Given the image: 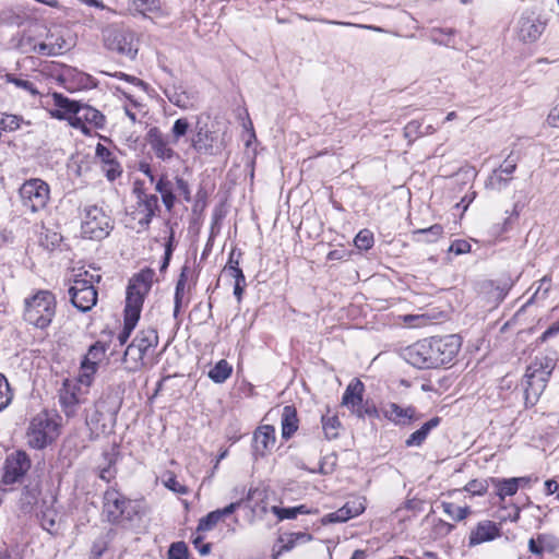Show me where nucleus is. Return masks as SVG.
<instances>
[{
	"label": "nucleus",
	"mask_w": 559,
	"mask_h": 559,
	"mask_svg": "<svg viewBox=\"0 0 559 559\" xmlns=\"http://www.w3.org/2000/svg\"><path fill=\"white\" fill-rule=\"evenodd\" d=\"M461 348V337L456 334L432 336L420 340L404 349L403 357L418 369L438 368L449 364Z\"/></svg>",
	"instance_id": "nucleus-1"
},
{
	"label": "nucleus",
	"mask_w": 559,
	"mask_h": 559,
	"mask_svg": "<svg viewBox=\"0 0 559 559\" xmlns=\"http://www.w3.org/2000/svg\"><path fill=\"white\" fill-rule=\"evenodd\" d=\"M155 272L152 269H144L134 274L127 287L123 329L118 335L120 345L127 343L134 330L141 314L145 296L152 288Z\"/></svg>",
	"instance_id": "nucleus-2"
},
{
	"label": "nucleus",
	"mask_w": 559,
	"mask_h": 559,
	"mask_svg": "<svg viewBox=\"0 0 559 559\" xmlns=\"http://www.w3.org/2000/svg\"><path fill=\"white\" fill-rule=\"evenodd\" d=\"M555 367L556 360L548 356H537L530 364L523 381L526 404L534 405L538 401Z\"/></svg>",
	"instance_id": "nucleus-3"
},
{
	"label": "nucleus",
	"mask_w": 559,
	"mask_h": 559,
	"mask_svg": "<svg viewBox=\"0 0 559 559\" xmlns=\"http://www.w3.org/2000/svg\"><path fill=\"white\" fill-rule=\"evenodd\" d=\"M104 46L124 57L134 60L139 51V38L135 32L122 23H112L102 31Z\"/></svg>",
	"instance_id": "nucleus-4"
},
{
	"label": "nucleus",
	"mask_w": 559,
	"mask_h": 559,
	"mask_svg": "<svg viewBox=\"0 0 559 559\" xmlns=\"http://www.w3.org/2000/svg\"><path fill=\"white\" fill-rule=\"evenodd\" d=\"M57 301L49 290H38L24 300V320L37 329H46L50 325L56 314Z\"/></svg>",
	"instance_id": "nucleus-5"
},
{
	"label": "nucleus",
	"mask_w": 559,
	"mask_h": 559,
	"mask_svg": "<svg viewBox=\"0 0 559 559\" xmlns=\"http://www.w3.org/2000/svg\"><path fill=\"white\" fill-rule=\"evenodd\" d=\"M103 513L107 521L116 524L123 520L132 521L140 513L138 502L126 498L115 488H109L104 492Z\"/></svg>",
	"instance_id": "nucleus-6"
},
{
	"label": "nucleus",
	"mask_w": 559,
	"mask_h": 559,
	"mask_svg": "<svg viewBox=\"0 0 559 559\" xmlns=\"http://www.w3.org/2000/svg\"><path fill=\"white\" fill-rule=\"evenodd\" d=\"M100 275L90 274L87 271L75 276L73 285L69 288L71 304L80 311H90L97 302V290L94 282L100 281Z\"/></svg>",
	"instance_id": "nucleus-7"
},
{
	"label": "nucleus",
	"mask_w": 559,
	"mask_h": 559,
	"mask_svg": "<svg viewBox=\"0 0 559 559\" xmlns=\"http://www.w3.org/2000/svg\"><path fill=\"white\" fill-rule=\"evenodd\" d=\"M365 384L357 378L353 379L345 389L342 405L359 419L378 418L379 411L374 403L364 401Z\"/></svg>",
	"instance_id": "nucleus-8"
},
{
	"label": "nucleus",
	"mask_w": 559,
	"mask_h": 559,
	"mask_svg": "<svg viewBox=\"0 0 559 559\" xmlns=\"http://www.w3.org/2000/svg\"><path fill=\"white\" fill-rule=\"evenodd\" d=\"M84 212L81 225L82 236L98 241L108 237L114 228V219L96 205L86 206Z\"/></svg>",
	"instance_id": "nucleus-9"
},
{
	"label": "nucleus",
	"mask_w": 559,
	"mask_h": 559,
	"mask_svg": "<svg viewBox=\"0 0 559 559\" xmlns=\"http://www.w3.org/2000/svg\"><path fill=\"white\" fill-rule=\"evenodd\" d=\"M58 437V425L47 414L35 416L27 431L28 444L34 449H44Z\"/></svg>",
	"instance_id": "nucleus-10"
},
{
	"label": "nucleus",
	"mask_w": 559,
	"mask_h": 559,
	"mask_svg": "<svg viewBox=\"0 0 559 559\" xmlns=\"http://www.w3.org/2000/svg\"><path fill=\"white\" fill-rule=\"evenodd\" d=\"M23 206L35 213L46 207L50 189L48 183L39 178L26 180L20 188Z\"/></svg>",
	"instance_id": "nucleus-11"
},
{
	"label": "nucleus",
	"mask_w": 559,
	"mask_h": 559,
	"mask_svg": "<svg viewBox=\"0 0 559 559\" xmlns=\"http://www.w3.org/2000/svg\"><path fill=\"white\" fill-rule=\"evenodd\" d=\"M545 29V24L534 12H525L518 21V36L523 43L536 41Z\"/></svg>",
	"instance_id": "nucleus-12"
},
{
	"label": "nucleus",
	"mask_w": 559,
	"mask_h": 559,
	"mask_svg": "<svg viewBox=\"0 0 559 559\" xmlns=\"http://www.w3.org/2000/svg\"><path fill=\"white\" fill-rule=\"evenodd\" d=\"M105 350V345L100 342H96L90 347L86 356L84 357L81 364L82 373L80 374L78 380L80 384L90 386L92 382V377L96 372L97 364L104 357Z\"/></svg>",
	"instance_id": "nucleus-13"
},
{
	"label": "nucleus",
	"mask_w": 559,
	"mask_h": 559,
	"mask_svg": "<svg viewBox=\"0 0 559 559\" xmlns=\"http://www.w3.org/2000/svg\"><path fill=\"white\" fill-rule=\"evenodd\" d=\"M31 467V461L25 452L17 451L5 461V472L3 481L5 484H13L23 477Z\"/></svg>",
	"instance_id": "nucleus-14"
},
{
	"label": "nucleus",
	"mask_w": 559,
	"mask_h": 559,
	"mask_svg": "<svg viewBox=\"0 0 559 559\" xmlns=\"http://www.w3.org/2000/svg\"><path fill=\"white\" fill-rule=\"evenodd\" d=\"M381 411L383 416L395 425H409L423 417L414 406L403 408L393 402L383 405Z\"/></svg>",
	"instance_id": "nucleus-15"
},
{
	"label": "nucleus",
	"mask_w": 559,
	"mask_h": 559,
	"mask_svg": "<svg viewBox=\"0 0 559 559\" xmlns=\"http://www.w3.org/2000/svg\"><path fill=\"white\" fill-rule=\"evenodd\" d=\"M145 140L158 159L167 162L177 156V153L170 146L169 140L158 128H151L145 135Z\"/></svg>",
	"instance_id": "nucleus-16"
},
{
	"label": "nucleus",
	"mask_w": 559,
	"mask_h": 559,
	"mask_svg": "<svg viewBox=\"0 0 559 559\" xmlns=\"http://www.w3.org/2000/svg\"><path fill=\"white\" fill-rule=\"evenodd\" d=\"M518 158L512 154L508 155L503 163L496 168L486 181V188L501 190L511 180V175L516 169Z\"/></svg>",
	"instance_id": "nucleus-17"
},
{
	"label": "nucleus",
	"mask_w": 559,
	"mask_h": 559,
	"mask_svg": "<svg viewBox=\"0 0 559 559\" xmlns=\"http://www.w3.org/2000/svg\"><path fill=\"white\" fill-rule=\"evenodd\" d=\"M96 158L100 163L102 170L109 181L116 180L122 174L120 163L117 160L116 155L105 145L98 143L95 151Z\"/></svg>",
	"instance_id": "nucleus-18"
},
{
	"label": "nucleus",
	"mask_w": 559,
	"mask_h": 559,
	"mask_svg": "<svg viewBox=\"0 0 559 559\" xmlns=\"http://www.w3.org/2000/svg\"><path fill=\"white\" fill-rule=\"evenodd\" d=\"M252 439L254 456L263 457L275 444V428L271 425L260 426L254 430Z\"/></svg>",
	"instance_id": "nucleus-19"
},
{
	"label": "nucleus",
	"mask_w": 559,
	"mask_h": 559,
	"mask_svg": "<svg viewBox=\"0 0 559 559\" xmlns=\"http://www.w3.org/2000/svg\"><path fill=\"white\" fill-rule=\"evenodd\" d=\"M59 402L67 416H72L76 406L82 402L80 388L70 380H64L62 388L59 390Z\"/></svg>",
	"instance_id": "nucleus-20"
},
{
	"label": "nucleus",
	"mask_w": 559,
	"mask_h": 559,
	"mask_svg": "<svg viewBox=\"0 0 559 559\" xmlns=\"http://www.w3.org/2000/svg\"><path fill=\"white\" fill-rule=\"evenodd\" d=\"M19 47L25 53L35 52L41 56H56L60 52L61 46L53 44L39 43L35 44L31 35L23 34L19 40Z\"/></svg>",
	"instance_id": "nucleus-21"
},
{
	"label": "nucleus",
	"mask_w": 559,
	"mask_h": 559,
	"mask_svg": "<svg viewBox=\"0 0 559 559\" xmlns=\"http://www.w3.org/2000/svg\"><path fill=\"white\" fill-rule=\"evenodd\" d=\"M5 83L12 84L21 95L37 96L40 95L36 83L24 74L5 73L0 76Z\"/></svg>",
	"instance_id": "nucleus-22"
},
{
	"label": "nucleus",
	"mask_w": 559,
	"mask_h": 559,
	"mask_svg": "<svg viewBox=\"0 0 559 559\" xmlns=\"http://www.w3.org/2000/svg\"><path fill=\"white\" fill-rule=\"evenodd\" d=\"M132 343H134L147 358L153 357L155 348L158 345L157 331L153 328L143 329L136 334Z\"/></svg>",
	"instance_id": "nucleus-23"
},
{
	"label": "nucleus",
	"mask_w": 559,
	"mask_h": 559,
	"mask_svg": "<svg viewBox=\"0 0 559 559\" xmlns=\"http://www.w3.org/2000/svg\"><path fill=\"white\" fill-rule=\"evenodd\" d=\"M499 536V528L491 521L479 522L469 535V546L489 542Z\"/></svg>",
	"instance_id": "nucleus-24"
},
{
	"label": "nucleus",
	"mask_w": 559,
	"mask_h": 559,
	"mask_svg": "<svg viewBox=\"0 0 559 559\" xmlns=\"http://www.w3.org/2000/svg\"><path fill=\"white\" fill-rule=\"evenodd\" d=\"M83 109H92V107H53L49 110V114L59 120H67L74 128H82L81 112Z\"/></svg>",
	"instance_id": "nucleus-25"
},
{
	"label": "nucleus",
	"mask_w": 559,
	"mask_h": 559,
	"mask_svg": "<svg viewBox=\"0 0 559 559\" xmlns=\"http://www.w3.org/2000/svg\"><path fill=\"white\" fill-rule=\"evenodd\" d=\"M521 480H525V477H512V478H489L490 485L496 489V495L503 500L508 496L516 493L521 486Z\"/></svg>",
	"instance_id": "nucleus-26"
},
{
	"label": "nucleus",
	"mask_w": 559,
	"mask_h": 559,
	"mask_svg": "<svg viewBox=\"0 0 559 559\" xmlns=\"http://www.w3.org/2000/svg\"><path fill=\"white\" fill-rule=\"evenodd\" d=\"M297 411L292 405H286L283 408L281 416L282 438L288 440L298 429Z\"/></svg>",
	"instance_id": "nucleus-27"
},
{
	"label": "nucleus",
	"mask_w": 559,
	"mask_h": 559,
	"mask_svg": "<svg viewBox=\"0 0 559 559\" xmlns=\"http://www.w3.org/2000/svg\"><path fill=\"white\" fill-rule=\"evenodd\" d=\"M440 421L441 419L437 416L429 419L419 429L409 435V437L405 441V445L408 448L420 447L428 437V435L430 433V431L439 426Z\"/></svg>",
	"instance_id": "nucleus-28"
},
{
	"label": "nucleus",
	"mask_w": 559,
	"mask_h": 559,
	"mask_svg": "<svg viewBox=\"0 0 559 559\" xmlns=\"http://www.w3.org/2000/svg\"><path fill=\"white\" fill-rule=\"evenodd\" d=\"M155 190L160 194L163 204L170 212L176 202L173 182L166 175H162L155 185Z\"/></svg>",
	"instance_id": "nucleus-29"
},
{
	"label": "nucleus",
	"mask_w": 559,
	"mask_h": 559,
	"mask_svg": "<svg viewBox=\"0 0 559 559\" xmlns=\"http://www.w3.org/2000/svg\"><path fill=\"white\" fill-rule=\"evenodd\" d=\"M146 355L134 343H131L124 352L123 362L129 370L135 371L146 364Z\"/></svg>",
	"instance_id": "nucleus-30"
},
{
	"label": "nucleus",
	"mask_w": 559,
	"mask_h": 559,
	"mask_svg": "<svg viewBox=\"0 0 559 559\" xmlns=\"http://www.w3.org/2000/svg\"><path fill=\"white\" fill-rule=\"evenodd\" d=\"M40 490L37 486H26L21 492L19 507L22 512L29 513L38 501Z\"/></svg>",
	"instance_id": "nucleus-31"
},
{
	"label": "nucleus",
	"mask_w": 559,
	"mask_h": 559,
	"mask_svg": "<svg viewBox=\"0 0 559 559\" xmlns=\"http://www.w3.org/2000/svg\"><path fill=\"white\" fill-rule=\"evenodd\" d=\"M191 142L192 147L199 153L207 154L211 153L213 148V139L210 135L209 130L202 127L198 128Z\"/></svg>",
	"instance_id": "nucleus-32"
},
{
	"label": "nucleus",
	"mask_w": 559,
	"mask_h": 559,
	"mask_svg": "<svg viewBox=\"0 0 559 559\" xmlns=\"http://www.w3.org/2000/svg\"><path fill=\"white\" fill-rule=\"evenodd\" d=\"M455 33L454 28L433 27L429 31L428 37L433 44L452 47Z\"/></svg>",
	"instance_id": "nucleus-33"
},
{
	"label": "nucleus",
	"mask_w": 559,
	"mask_h": 559,
	"mask_svg": "<svg viewBox=\"0 0 559 559\" xmlns=\"http://www.w3.org/2000/svg\"><path fill=\"white\" fill-rule=\"evenodd\" d=\"M443 234V227L440 224H435L427 228H419L413 230L414 239L417 241L424 240L426 242L437 241Z\"/></svg>",
	"instance_id": "nucleus-34"
},
{
	"label": "nucleus",
	"mask_w": 559,
	"mask_h": 559,
	"mask_svg": "<svg viewBox=\"0 0 559 559\" xmlns=\"http://www.w3.org/2000/svg\"><path fill=\"white\" fill-rule=\"evenodd\" d=\"M233 367L225 359H221L216 365L209 371V378L215 383L225 382L231 374Z\"/></svg>",
	"instance_id": "nucleus-35"
},
{
	"label": "nucleus",
	"mask_w": 559,
	"mask_h": 559,
	"mask_svg": "<svg viewBox=\"0 0 559 559\" xmlns=\"http://www.w3.org/2000/svg\"><path fill=\"white\" fill-rule=\"evenodd\" d=\"M187 271H188V267L187 266H183L182 270H181V273L179 275V278L177 281V284H176V289H175V307H174V317L177 318L179 311H180V308L183 304V297H185V289H186V285H187Z\"/></svg>",
	"instance_id": "nucleus-36"
},
{
	"label": "nucleus",
	"mask_w": 559,
	"mask_h": 559,
	"mask_svg": "<svg viewBox=\"0 0 559 559\" xmlns=\"http://www.w3.org/2000/svg\"><path fill=\"white\" fill-rule=\"evenodd\" d=\"M321 423L326 439L332 440L338 437L342 424L336 415H322Z\"/></svg>",
	"instance_id": "nucleus-37"
},
{
	"label": "nucleus",
	"mask_w": 559,
	"mask_h": 559,
	"mask_svg": "<svg viewBox=\"0 0 559 559\" xmlns=\"http://www.w3.org/2000/svg\"><path fill=\"white\" fill-rule=\"evenodd\" d=\"M26 17V14L21 10L5 9L0 12V23L5 25L21 26Z\"/></svg>",
	"instance_id": "nucleus-38"
},
{
	"label": "nucleus",
	"mask_w": 559,
	"mask_h": 559,
	"mask_svg": "<svg viewBox=\"0 0 559 559\" xmlns=\"http://www.w3.org/2000/svg\"><path fill=\"white\" fill-rule=\"evenodd\" d=\"M441 508L443 512L454 521H462L472 512L469 507H460L445 501L441 503Z\"/></svg>",
	"instance_id": "nucleus-39"
},
{
	"label": "nucleus",
	"mask_w": 559,
	"mask_h": 559,
	"mask_svg": "<svg viewBox=\"0 0 559 559\" xmlns=\"http://www.w3.org/2000/svg\"><path fill=\"white\" fill-rule=\"evenodd\" d=\"M13 399L8 379L0 372V412L9 406Z\"/></svg>",
	"instance_id": "nucleus-40"
},
{
	"label": "nucleus",
	"mask_w": 559,
	"mask_h": 559,
	"mask_svg": "<svg viewBox=\"0 0 559 559\" xmlns=\"http://www.w3.org/2000/svg\"><path fill=\"white\" fill-rule=\"evenodd\" d=\"M134 11L146 14L160 9L159 0H131Z\"/></svg>",
	"instance_id": "nucleus-41"
},
{
	"label": "nucleus",
	"mask_w": 559,
	"mask_h": 559,
	"mask_svg": "<svg viewBox=\"0 0 559 559\" xmlns=\"http://www.w3.org/2000/svg\"><path fill=\"white\" fill-rule=\"evenodd\" d=\"M228 275L235 278L234 295L237 300L240 301L247 285L245 274L241 269L234 267L233 273H229Z\"/></svg>",
	"instance_id": "nucleus-42"
},
{
	"label": "nucleus",
	"mask_w": 559,
	"mask_h": 559,
	"mask_svg": "<svg viewBox=\"0 0 559 559\" xmlns=\"http://www.w3.org/2000/svg\"><path fill=\"white\" fill-rule=\"evenodd\" d=\"M81 116L83 119V127L81 129L85 127V121H88L98 128L103 127L105 122L104 115L96 110L95 107H92V109H83Z\"/></svg>",
	"instance_id": "nucleus-43"
},
{
	"label": "nucleus",
	"mask_w": 559,
	"mask_h": 559,
	"mask_svg": "<svg viewBox=\"0 0 559 559\" xmlns=\"http://www.w3.org/2000/svg\"><path fill=\"white\" fill-rule=\"evenodd\" d=\"M57 512L52 509H47L46 511L41 512L40 515V525L41 527L47 531L50 534H53L57 528Z\"/></svg>",
	"instance_id": "nucleus-44"
},
{
	"label": "nucleus",
	"mask_w": 559,
	"mask_h": 559,
	"mask_svg": "<svg viewBox=\"0 0 559 559\" xmlns=\"http://www.w3.org/2000/svg\"><path fill=\"white\" fill-rule=\"evenodd\" d=\"M221 521L219 513L215 511H212L207 513L205 516L200 519L198 524V532H207L213 530L216 524Z\"/></svg>",
	"instance_id": "nucleus-45"
},
{
	"label": "nucleus",
	"mask_w": 559,
	"mask_h": 559,
	"mask_svg": "<svg viewBox=\"0 0 559 559\" xmlns=\"http://www.w3.org/2000/svg\"><path fill=\"white\" fill-rule=\"evenodd\" d=\"M21 118L16 115L0 114V132H11L20 127Z\"/></svg>",
	"instance_id": "nucleus-46"
},
{
	"label": "nucleus",
	"mask_w": 559,
	"mask_h": 559,
	"mask_svg": "<svg viewBox=\"0 0 559 559\" xmlns=\"http://www.w3.org/2000/svg\"><path fill=\"white\" fill-rule=\"evenodd\" d=\"M343 507L348 510V513L353 519L360 515L366 510V499L357 497L348 500Z\"/></svg>",
	"instance_id": "nucleus-47"
},
{
	"label": "nucleus",
	"mask_w": 559,
	"mask_h": 559,
	"mask_svg": "<svg viewBox=\"0 0 559 559\" xmlns=\"http://www.w3.org/2000/svg\"><path fill=\"white\" fill-rule=\"evenodd\" d=\"M352 516L348 513V510L344 507H341L334 512H331L322 519L323 524H331V523H344L348 520H350Z\"/></svg>",
	"instance_id": "nucleus-48"
},
{
	"label": "nucleus",
	"mask_w": 559,
	"mask_h": 559,
	"mask_svg": "<svg viewBox=\"0 0 559 559\" xmlns=\"http://www.w3.org/2000/svg\"><path fill=\"white\" fill-rule=\"evenodd\" d=\"M355 246L359 250H368L373 246V235L368 229L360 230L354 239Z\"/></svg>",
	"instance_id": "nucleus-49"
},
{
	"label": "nucleus",
	"mask_w": 559,
	"mask_h": 559,
	"mask_svg": "<svg viewBox=\"0 0 559 559\" xmlns=\"http://www.w3.org/2000/svg\"><path fill=\"white\" fill-rule=\"evenodd\" d=\"M189 550L183 542L173 543L168 550V559H188Z\"/></svg>",
	"instance_id": "nucleus-50"
},
{
	"label": "nucleus",
	"mask_w": 559,
	"mask_h": 559,
	"mask_svg": "<svg viewBox=\"0 0 559 559\" xmlns=\"http://www.w3.org/2000/svg\"><path fill=\"white\" fill-rule=\"evenodd\" d=\"M536 539L545 551L552 552L559 546V540L549 534H538Z\"/></svg>",
	"instance_id": "nucleus-51"
},
{
	"label": "nucleus",
	"mask_w": 559,
	"mask_h": 559,
	"mask_svg": "<svg viewBox=\"0 0 559 559\" xmlns=\"http://www.w3.org/2000/svg\"><path fill=\"white\" fill-rule=\"evenodd\" d=\"M490 485L489 480H478L473 479L465 486V490L473 493V495H483L487 491L488 487Z\"/></svg>",
	"instance_id": "nucleus-52"
},
{
	"label": "nucleus",
	"mask_w": 559,
	"mask_h": 559,
	"mask_svg": "<svg viewBox=\"0 0 559 559\" xmlns=\"http://www.w3.org/2000/svg\"><path fill=\"white\" fill-rule=\"evenodd\" d=\"M174 241H175L174 230L170 229V235L168 237L167 242L165 243L164 260H163L162 265L159 267L160 272H164L168 267V265H169V261L171 259L173 251H174Z\"/></svg>",
	"instance_id": "nucleus-53"
},
{
	"label": "nucleus",
	"mask_w": 559,
	"mask_h": 559,
	"mask_svg": "<svg viewBox=\"0 0 559 559\" xmlns=\"http://www.w3.org/2000/svg\"><path fill=\"white\" fill-rule=\"evenodd\" d=\"M107 550V540L105 537L97 538L92 546L90 559H99Z\"/></svg>",
	"instance_id": "nucleus-54"
},
{
	"label": "nucleus",
	"mask_w": 559,
	"mask_h": 559,
	"mask_svg": "<svg viewBox=\"0 0 559 559\" xmlns=\"http://www.w3.org/2000/svg\"><path fill=\"white\" fill-rule=\"evenodd\" d=\"M189 129V122L185 118L177 119L173 126L174 142L183 136Z\"/></svg>",
	"instance_id": "nucleus-55"
},
{
	"label": "nucleus",
	"mask_w": 559,
	"mask_h": 559,
	"mask_svg": "<svg viewBox=\"0 0 559 559\" xmlns=\"http://www.w3.org/2000/svg\"><path fill=\"white\" fill-rule=\"evenodd\" d=\"M142 212H147L150 215H155L159 211L158 198L156 194H150L148 199L140 207Z\"/></svg>",
	"instance_id": "nucleus-56"
},
{
	"label": "nucleus",
	"mask_w": 559,
	"mask_h": 559,
	"mask_svg": "<svg viewBox=\"0 0 559 559\" xmlns=\"http://www.w3.org/2000/svg\"><path fill=\"white\" fill-rule=\"evenodd\" d=\"M165 484V487H167L169 490L174 491V492H177V493H180V495H186L188 492V488L180 484L176 476L174 475H170L168 479H166L164 481Z\"/></svg>",
	"instance_id": "nucleus-57"
},
{
	"label": "nucleus",
	"mask_w": 559,
	"mask_h": 559,
	"mask_svg": "<svg viewBox=\"0 0 559 559\" xmlns=\"http://www.w3.org/2000/svg\"><path fill=\"white\" fill-rule=\"evenodd\" d=\"M105 459L108 461V465L106 467L100 468L99 471V477L106 481H109L111 478L115 477V468L112 467L114 460L112 457L106 453Z\"/></svg>",
	"instance_id": "nucleus-58"
},
{
	"label": "nucleus",
	"mask_w": 559,
	"mask_h": 559,
	"mask_svg": "<svg viewBox=\"0 0 559 559\" xmlns=\"http://www.w3.org/2000/svg\"><path fill=\"white\" fill-rule=\"evenodd\" d=\"M513 217H518V213L515 212V210H513V212L510 214V216H508L502 226L500 225H493L492 228H491V235L493 236H500L501 234H503L504 231H507L510 226H511V223H512V218Z\"/></svg>",
	"instance_id": "nucleus-59"
},
{
	"label": "nucleus",
	"mask_w": 559,
	"mask_h": 559,
	"mask_svg": "<svg viewBox=\"0 0 559 559\" xmlns=\"http://www.w3.org/2000/svg\"><path fill=\"white\" fill-rule=\"evenodd\" d=\"M471 245L466 240H455L449 248L450 252H454L455 254H463L471 251Z\"/></svg>",
	"instance_id": "nucleus-60"
},
{
	"label": "nucleus",
	"mask_w": 559,
	"mask_h": 559,
	"mask_svg": "<svg viewBox=\"0 0 559 559\" xmlns=\"http://www.w3.org/2000/svg\"><path fill=\"white\" fill-rule=\"evenodd\" d=\"M176 180V187H177V191L183 195V199L189 202L191 200V195H190V188H189V185L188 182L182 178V177H179L177 176L175 178Z\"/></svg>",
	"instance_id": "nucleus-61"
},
{
	"label": "nucleus",
	"mask_w": 559,
	"mask_h": 559,
	"mask_svg": "<svg viewBox=\"0 0 559 559\" xmlns=\"http://www.w3.org/2000/svg\"><path fill=\"white\" fill-rule=\"evenodd\" d=\"M273 512L278 516L280 520L297 518V513H296L294 507L293 508L274 507Z\"/></svg>",
	"instance_id": "nucleus-62"
},
{
	"label": "nucleus",
	"mask_w": 559,
	"mask_h": 559,
	"mask_svg": "<svg viewBox=\"0 0 559 559\" xmlns=\"http://www.w3.org/2000/svg\"><path fill=\"white\" fill-rule=\"evenodd\" d=\"M192 544L199 550L201 556H206L211 551L212 545L210 543L204 544L202 536H197L193 538Z\"/></svg>",
	"instance_id": "nucleus-63"
},
{
	"label": "nucleus",
	"mask_w": 559,
	"mask_h": 559,
	"mask_svg": "<svg viewBox=\"0 0 559 559\" xmlns=\"http://www.w3.org/2000/svg\"><path fill=\"white\" fill-rule=\"evenodd\" d=\"M280 542L282 543V546L278 550V554H282L283 551H289L292 550L296 544L298 543L293 534H289L286 538L281 537Z\"/></svg>",
	"instance_id": "nucleus-64"
}]
</instances>
